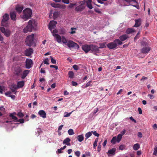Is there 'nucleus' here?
<instances>
[{
  "label": "nucleus",
  "instance_id": "f257e3e1",
  "mask_svg": "<svg viewBox=\"0 0 157 157\" xmlns=\"http://www.w3.org/2000/svg\"><path fill=\"white\" fill-rule=\"evenodd\" d=\"M36 26L37 23L35 20L33 19L30 20L28 22V25L23 29V32L25 33L28 32H31Z\"/></svg>",
  "mask_w": 157,
  "mask_h": 157
},
{
  "label": "nucleus",
  "instance_id": "f03ea898",
  "mask_svg": "<svg viewBox=\"0 0 157 157\" xmlns=\"http://www.w3.org/2000/svg\"><path fill=\"white\" fill-rule=\"evenodd\" d=\"M26 45L29 47L36 46V44L35 41L34 34H32L27 36L25 41Z\"/></svg>",
  "mask_w": 157,
  "mask_h": 157
},
{
  "label": "nucleus",
  "instance_id": "7ed1b4c3",
  "mask_svg": "<svg viewBox=\"0 0 157 157\" xmlns=\"http://www.w3.org/2000/svg\"><path fill=\"white\" fill-rule=\"evenodd\" d=\"M23 13L22 18L25 21H26L31 17L32 11L31 9L26 8L23 10Z\"/></svg>",
  "mask_w": 157,
  "mask_h": 157
},
{
  "label": "nucleus",
  "instance_id": "20e7f679",
  "mask_svg": "<svg viewBox=\"0 0 157 157\" xmlns=\"http://www.w3.org/2000/svg\"><path fill=\"white\" fill-rule=\"evenodd\" d=\"M122 44V42L120 40L116 39L113 42L108 43L106 45L109 49H111L116 48L117 46V44L120 45Z\"/></svg>",
  "mask_w": 157,
  "mask_h": 157
},
{
  "label": "nucleus",
  "instance_id": "39448f33",
  "mask_svg": "<svg viewBox=\"0 0 157 157\" xmlns=\"http://www.w3.org/2000/svg\"><path fill=\"white\" fill-rule=\"evenodd\" d=\"M86 0H83L82 1L79 2V3L80 4L77 6L75 9V11L78 12H81L83 11L86 6H85V4L86 3Z\"/></svg>",
  "mask_w": 157,
  "mask_h": 157
},
{
  "label": "nucleus",
  "instance_id": "423d86ee",
  "mask_svg": "<svg viewBox=\"0 0 157 157\" xmlns=\"http://www.w3.org/2000/svg\"><path fill=\"white\" fill-rule=\"evenodd\" d=\"M1 26L6 27L8 25V21L9 19V16L8 13H5L2 17Z\"/></svg>",
  "mask_w": 157,
  "mask_h": 157
},
{
  "label": "nucleus",
  "instance_id": "0eeeda50",
  "mask_svg": "<svg viewBox=\"0 0 157 157\" xmlns=\"http://www.w3.org/2000/svg\"><path fill=\"white\" fill-rule=\"evenodd\" d=\"M67 45L70 48H74L77 49L79 48V45L76 43L73 42L72 40H69L67 44Z\"/></svg>",
  "mask_w": 157,
  "mask_h": 157
},
{
  "label": "nucleus",
  "instance_id": "6e6552de",
  "mask_svg": "<svg viewBox=\"0 0 157 157\" xmlns=\"http://www.w3.org/2000/svg\"><path fill=\"white\" fill-rule=\"evenodd\" d=\"M90 51L91 53H94L95 54L96 53H99L100 50L99 49L98 47L95 45L90 44Z\"/></svg>",
  "mask_w": 157,
  "mask_h": 157
},
{
  "label": "nucleus",
  "instance_id": "1a4fd4ad",
  "mask_svg": "<svg viewBox=\"0 0 157 157\" xmlns=\"http://www.w3.org/2000/svg\"><path fill=\"white\" fill-rule=\"evenodd\" d=\"M0 30L7 37H9L11 35V31L8 29H5L3 27H0Z\"/></svg>",
  "mask_w": 157,
  "mask_h": 157
},
{
  "label": "nucleus",
  "instance_id": "9d476101",
  "mask_svg": "<svg viewBox=\"0 0 157 157\" xmlns=\"http://www.w3.org/2000/svg\"><path fill=\"white\" fill-rule=\"evenodd\" d=\"M16 113H11L10 114V116L12 117V119L15 120L16 121L19 122L20 123H23L24 122V120L23 119L21 118L18 120L17 118L15 116H14V114H16Z\"/></svg>",
  "mask_w": 157,
  "mask_h": 157
},
{
  "label": "nucleus",
  "instance_id": "9b49d317",
  "mask_svg": "<svg viewBox=\"0 0 157 157\" xmlns=\"http://www.w3.org/2000/svg\"><path fill=\"white\" fill-rule=\"evenodd\" d=\"M151 50V48L148 46H144L140 50V52L143 54H147Z\"/></svg>",
  "mask_w": 157,
  "mask_h": 157
},
{
  "label": "nucleus",
  "instance_id": "f8f14e48",
  "mask_svg": "<svg viewBox=\"0 0 157 157\" xmlns=\"http://www.w3.org/2000/svg\"><path fill=\"white\" fill-rule=\"evenodd\" d=\"M33 61L31 59H27L25 61V67L27 69H29L32 67Z\"/></svg>",
  "mask_w": 157,
  "mask_h": 157
},
{
  "label": "nucleus",
  "instance_id": "ddd939ff",
  "mask_svg": "<svg viewBox=\"0 0 157 157\" xmlns=\"http://www.w3.org/2000/svg\"><path fill=\"white\" fill-rule=\"evenodd\" d=\"M22 71V70L20 67H17L14 69V73L17 76L20 75Z\"/></svg>",
  "mask_w": 157,
  "mask_h": 157
},
{
  "label": "nucleus",
  "instance_id": "4468645a",
  "mask_svg": "<svg viewBox=\"0 0 157 157\" xmlns=\"http://www.w3.org/2000/svg\"><path fill=\"white\" fill-rule=\"evenodd\" d=\"M82 49L86 53H88L90 51V45L84 44L82 47Z\"/></svg>",
  "mask_w": 157,
  "mask_h": 157
},
{
  "label": "nucleus",
  "instance_id": "2eb2a0df",
  "mask_svg": "<svg viewBox=\"0 0 157 157\" xmlns=\"http://www.w3.org/2000/svg\"><path fill=\"white\" fill-rule=\"evenodd\" d=\"M33 53V50L32 48L27 49L25 51V55L27 56H30Z\"/></svg>",
  "mask_w": 157,
  "mask_h": 157
},
{
  "label": "nucleus",
  "instance_id": "dca6fc26",
  "mask_svg": "<svg viewBox=\"0 0 157 157\" xmlns=\"http://www.w3.org/2000/svg\"><path fill=\"white\" fill-rule=\"evenodd\" d=\"M38 114L43 118H45L46 117V113L43 110H40L38 113Z\"/></svg>",
  "mask_w": 157,
  "mask_h": 157
},
{
  "label": "nucleus",
  "instance_id": "f3484780",
  "mask_svg": "<svg viewBox=\"0 0 157 157\" xmlns=\"http://www.w3.org/2000/svg\"><path fill=\"white\" fill-rule=\"evenodd\" d=\"M23 9V6H20L19 5H17L16 6L15 10L18 13H21L22 10Z\"/></svg>",
  "mask_w": 157,
  "mask_h": 157
},
{
  "label": "nucleus",
  "instance_id": "a211bd4d",
  "mask_svg": "<svg viewBox=\"0 0 157 157\" xmlns=\"http://www.w3.org/2000/svg\"><path fill=\"white\" fill-rule=\"evenodd\" d=\"M10 16L12 20L13 21H15L16 20V12L14 11L11 12Z\"/></svg>",
  "mask_w": 157,
  "mask_h": 157
},
{
  "label": "nucleus",
  "instance_id": "6ab92c4d",
  "mask_svg": "<svg viewBox=\"0 0 157 157\" xmlns=\"http://www.w3.org/2000/svg\"><path fill=\"white\" fill-rule=\"evenodd\" d=\"M10 88L12 92H14L16 90L18 89L17 86L14 84H12L10 86Z\"/></svg>",
  "mask_w": 157,
  "mask_h": 157
},
{
  "label": "nucleus",
  "instance_id": "aec40b11",
  "mask_svg": "<svg viewBox=\"0 0 157 157\" xmlns=\"http://www.w3.org/2000/svg\"><path fill=\"white\" fill-rule=\"evenodd\" d=\"M135 24L134 26V27H139L141 25V19L139 18L135 20Z\"/></svg>",
  "mask_w": 157,
  "mask_h": 157
},
{
  "label": "nucleus",
  "instance_id": "412c9836",
  "mask_svg": "<svg viewBox=\"0 0 157 157\" xmlns=\"http://www.w3.org/2000/svg\"><path fill=\"white\" fill-rule=\"evenodd\" d=\"M29 70H25L21 75V78L23 79L25 78L29 73Z\"/></svg>",
  "mask_w": 157,
  "mask_h": 157
},
{
  "label": "nucleus",
  "instance_id": "4be33fe9",
  "mask_svg": "<svg viewBox=\"0 0 157 157\" xmlns=\"http://www.w3.org/2000/svg\"><path fill=\"white\" fill-rule=\"evenodd\" d=\"M24 85V82L21 81L18 82L17 83V86L18 89L22 87Z\"/></svg>",
  "mask_w": 157,
  "mask_h": 157
},
{
  "label": "nucleus",
  "instance_id": "5701e85b",
  "mask_svg": "<svg viewBox=\"0 0 157 157\" xmlns=\"http://www.w3.org/2000/svg\"><path fill=\"white\" fill-rule=\"evenodd\" d=\"M53 36L56 37V41L59 43H60L61 40V36L58 34H53Z\"/></svg>",
  "mask_w": 157,
  "mask_h": 157
},
{
  "label": "nucleus",
  "instance_id": "b1692460",
  "mask_svg": "<svg viewBox=\"0 0 157 157\" xmlns=\"http://www.w3.org/2000/svg\"><path fill=\"white\" fill-rule=\"evenodd\" d=\"M128 37L126 34H124L119 37L120 40L121 41H124L126 40Z\"/></svg>",
  "mask_w": 157,
  "mask_h": 157
},
{
  "label": "nucleus",
  "instance_id": "393cba45",
  "mask_svg": "<svg viewBox=\"0 0 157 157\" xmlns=\"http://www.w3.org/2000/svg\"><path fill=\"white\" fill-rule=\"evenodd\" d=\"M70 139L69 138H67L65 139L63 142V144H66L67 146H70Z\"/></svg>",
  "mask_w": 157,
  "mask_h": 157
},
{
  "label": "nucleus",
  "instance_id": "a878e982",
  "mask_svg": "<svg viewBox=\"0 0 157 157\" xmlns=\"http://www.w3.org/2000/svg\"><path fill=\"white\" fill-rule=\"evenodd\" d=\"M140 145L138 144L137 143L134 145L133 146V149L134 150L136 151L140 148Z\"/></svg>",
  "mask_w": 157,
  "mask_h": 157
},
{
  "label": "nucleus",
  "instance_id": "bb28decb",
  "mask_svg": "<svg viewBox=\"0 0 157 157\" xmlns=\"http://www.w3.org/2000/svg\"><path fill=\"white\" fill-rule=\"evenodd\" d=\"M116 148H113L112 149H111L108 151V153L114 155L115 152L116 151Z\"/></svg>",
  "mask_w": 157,
  "mask_h": 157
},
{
  "label": "nucleus",
  "instance_id": "cd10ccee",
  "mask_svg": "<svg viewBox=\"0 0 157 157\" xmlns=\"http://www.w3.org/2000/svg\"><path fill=\"white\" fill-rule=\"evenodd\" d=\"M106 42L100 43H99V45L100 46L98 47L99 49V48H106Z\"/></svg>",
  "mask_w": 157,
  "mask_h": 157
},
{
  "label": "nucleus",
  "instance_id": "c85d7f7f",
  "mask_svg": "<svg viewBox=\"0 0 157 157\" xmlns=\"http://www.w3.org/2000/svg\"><path fill=\"white\" fill-rule=\"evenodd\" d=\"M134 32V30L133 29L128 28L126 31V33L128 34H130Z\"/></svg>",
  "mask_w": 157,
  "mask_h": 157
},
{
  "label": "nucleus",
  "instance_id": "c756f323",
  "mask_svg": "<svg viewBox=\"0 0 157 157\" xmlns=\"http://www.w3.org/2000/svg\"><path fill=\"white\" fill-rule=\"evenodd\" d=\"M77 138L78 141L80 142L84 140V137L82 135L78 136Z\"/></svg>",
  "mask_w": 157,
  "mask_h": 157
},
{
  "label": "nucleus",
  "instance_id": "7c9ffc66",
  "mask_svg": "<svg viewBox=\"0 0 157 157\" xmlns=\"http://www.w3.org/2000/svg\"><path fill=\"white\" fill-rule=\"evenodd\" d=\"M68 75L69 77L71 78H73L74 76V73L73 71H70L68 72Z\"/></svg>",
  "mask_w": 157,
  "mask_h": 157
},
{
  "label": "nucleus",
  "instance_id": "2f4dec72",
  "mask_svg": "<svg viewBox=\"0 0 157 157\" xmlns=\"http://www.w3.org/2000/svg\"><path fill=\"white\" fill-rule=\"evenodd\" d=\"M117 141V139L116 136L113 137L111 141V142L113 144H115Z\"/></svg>",
  "mask_w": 157,
  "mask_h": 157
},
{
  "label": "nucleus",
  "instance_id": "473e14b6",
  "mask_svg": "<svg viewBox=\"0 0 157 157\" xmlns=\"http://www.w3.org/2000/svg\"><path fill=\"white\" fill-rule=\"evenodd\" d=\"M92 135V132H90L86 133L85 135V137H86V139H87L90 137Z\"/></svg>",
  "mask_w": 157,
  "mask_h": 157
},
{
  "label": "nucleus",
  "instance_id": "72a5a7b5",
  "mask_svg": "<svg viewBox=\"0 0 157 157\" xmlns=\"http://www.w3.org/2000/svg\"><path fill=\"white\" fill-rule=\"evenodd\" d=\"M141 45L142 46L144 47L147 46V43L144 40H142L140 42Z\"/></svg>",
  "mask_w": 157,
  "mask_h": 157
},
{
  "label": "nucleus",
  "instance_id": "f704fd0d",
  "mask_svg": "<svg viewBox=\"0 0 157 157\" xmlns=\"http://www.w3.org/2000/svg\"><path fill=\"white\" fill-rule=\"evenodd\" d=\"M122 137V135L121 134H119L117 136V142H119L121 140Z\"/></svg>",
  "mask_w": 157,
  "mask_h": 157
},
{
  "label": "nucleus",
  "instance_id": "c9c22d12",
  "mask_svg": "<svg viewBox=\"0 0 157 157\" xmlns=\"http://www.w3.org/2000/svg\"><path fill=\"white\" fill-rule=\"evenodd\" d=\"M68 134L70 135H71L74 134L73 130L72 129H69L68 131Z\"/></svg>",
  "mask_w": 157,
  "mask_h": 157
},
{
  "label": "nucleus",
  "instance_id": "e433bc0d",
  "mask_svg": "<svg viewBox=\"0 0 157 157\" xmlns=\"http://www.w3.org/2000/svg\"><path fill=\"white\" fill-rule=\"evenodd\" d=\"M49 23L50 24V25H52L55 27L56 24L57 23V22L56 21H51Z\"/></svg>",
  "mask_w": 157,
  "mask_h": 157
},
{
  "label": "nucleus",
  "instance_id": "4c0bfd02",
  "mask_svg": "<svg viewBox=\"0 0 157 157\" xmlns=\"http://www.w3.org/2000/svg\"><path fill=\"white\" fill-rule=\"evenodd\" d=\"M17 115L20 118H22L24 116V114L21 112H18L17 114Z\"/></svg>",
  "mask_w": 157,
  "mask_h": 157
},
{
  "label": "nucleus",
  "instance_id": "58836bf2",
  "mask_svg": "<svg viewBox=\"0 0 157 157\" xmlns=\"http://www.w3.org/2000/svg\"><path fill=\"white\" fill-rule=\"evenodd\" d=\"M73 69L76 71L78 70L79 69V67L77 65L75 64L73 66Z\"/></svg>",
  "mask_w": 157,
  "mask_h": 157
},
{
  "label": "nucleus",
  "instance_id": "ea45409f",
  "mask_svg": "<svg viewBox=\"0 0 157 157\" xmlns=\"http://www.w3.org/2000/svg\"><path fill=\"white\" fill-rule=\"evenodd\" d=\"M72 111L71 112V113H68L67 112H65L64 113V117H67L70 116L71 114L72 113Z\"/></svg>",
  "mask_w": 157,
  "mask_h": 157
},
{
  "label": "nucleus",
  "instance_id": "a19ab883",
  "mask_svg": "<svg viewBox=\"0 0 157 157\" xmlns=\"http://www.w3.org/2000/svg\"><path fill=\"white\" fill-rule=\"evenodd\" d=\"M50 57L51 58V62L53 64H56V60L54 59L51 56H50Z\"/></svg>",
  "mask_w": 157,
  "mask_h": 157
},
{
  "label": "nucleus",
  "instance_id": "79ce46f5",
  "mask_svg": "<svg viewBox=\"0 0 157 157\" xmlns=\"http://www.w3.org/2000/svg\"><path fill=\"white\" fill-rule=\"evenodd\" d=\"M62 42L64 44H66L67 42V40L64 36H62Z\"/></svg>",
  "mask_w": 157,
  "mask_h": 157
},
{
  "label": "nucleus",
  "instance_id": "37998d69",
  "mask_svg": "<svg viewBox=\"0 0 157 157\" xmlns=\"http://www.w3.org/2000/svg\"><path fill=\"white\" fill-rule=\"evenodd\" d=\"M77 6L76 3H70L68 6V7L71 8H72L74 7V6Z\"/></svg>",
  "mask_w": 157,
  "mask_h": 157
},
{
  "label": "nucleus",
  "instance_id": "c03bdc74",
  "mask_svg": "<svg viewBox=\"0 0 157 157\" xmlns=\"http://www.w3.org/2000/svg\"><path fill=\"white\" fill-rule=\"evenodd\" d=\"M153 155H157V147H155Z\"/></svg>",
  "mask_w": 157,
  "mask_h": 157
},
{
  "label": "nucleus",
  "instance_id": "a18cd8bd",
  "mask_svg": "<svg viewBox=\"0 0 157 157\" xmlns=\"http://www.w3.org/2000/svg\"><path fill=\"white\" fill-rule=\"evenodd\" d=\"M87 7L90 9H92L93 8L91 4L89 2H87Z\"/></svg>",
  "mask_w": 157,
  "mask_h": 157
},
{
  "label": "nucleus",
  "instance_id": "49530a36",
  "mask_svg": "<svg viewBox=\"0 0 157 157\" xmlns=\"http://www.w3.org/2000/svg\"><path fill=\"white\" fill-rule=\"evenodd\" d=\"M92 133L95 136H96L98 137L99 136V134L96 131H92Z\"/></svg>",
  "mask_w": 157,
  "mask_h": 157
},
{
  "label": "nucleus",
  "instance_id": "de8ad7c7",
  "mask_svg": "<svg viewBox=\"0 0 157 157\" xmlns=\"http://www.w3.org/2000/svg\"><path fill=\"white\" fill-rule=\"evenodd\" d=\"M75 155L78 157H79L80 154V152L79 151H77L75 153Z\"/></svg>",
  "mask_w": 157,
  "mask_h": 157
},
{
  "label": "nucleus",
  "instance_id": "09e8293b",
  "mask_svg": "<svg viewBox=\"0 0 157 157\" xmlns=\"http://www.w3.org/2000/svg\"><path fill=\"white\" fill-rule=\"evenodd\" d=\"M54 26H53L52 25H50V23L49 24L48 28L51 31H52V29H54Z\"/></svg>",
  "mask_w": 157,
  "mask_h": 157
},
{
  "label": "nucleus",
  "instance_id": "8fccbe9b",
  "mask_svg": "<svg viewBox=\"0 0 157 157\" xmlns=\"http://www.w3.org/2000/svg\"><path fill=\"white\" fill-rule=\"evenodd\" d=\"M58 15V14L57 12H55L53 14V18L54 19H55L56 18H57V17Z\"/></svg>",
  "mask_w": 157,
  "mask_h": 157
},
{
  "label": "nucleus",
  "instance_id": "3c124183",
  "mask_svg": "<svg viewBox=\"0 0 157 157\" xmlns=\"http://www.w3.org/2000/svg\"><path fill=\"white\" fill-rule=\"evenodd\" d=\"M49 61V60L48 58L46 59L44 61V64L48 65L49 64L48 63Z\"/></svg>",
  "mask_w": 157,
  "mask_h": 157
},
{
  "label": "nucleus",
  "instance_id": "603ef678",
  "mask_svg": "<svg viewBox=\"0 0 157 157\" xmlns=\"http://www.w3.org/2000/svg\"><path fill=\"white\" fill-rule=\"evenodd\" d=\"M72 85L73 86H76L78 85V83L77 82L74 81L71 82Z\"/></svg>",
  "mask_w": 157,
  "mask_h": 157
},
{
  "label": "nucleus",
  "instance_id": "864d4df0",
  "mask_svg": "<svg viewBox=\"0 0 157 157\" xmlns=\"http://www.w3.org/2000/svg\"><path fill=\"white\" fill-rule=\"evenodd\" d=\"M62 2L63 3L67 4H69V0H62Z\"/></svg>",
  "mask_w": 157,
  "mask_h": 157
},
{
  "label": "nucleus",
  "instance_id": "5fc2aeb1",
  "mask_svg": "<svg viewBox=\"0 0 157 157\" xmlns=\"http://www.w3.org/2000/svg\"><path fill=\"white\" fill-rule=\"evenodd\" d=\"M92 82V81H89L86 84V87H88L90 85V84Z\"/></svg>",
  "mask_w": 157,
  "mask_h": 157
},
{
  "label": "nucleus",
  "instance_id": "6e6d98bb",
  "mask_svg": "<svg viewBox=\"0 0 157 157\" xmlns=\"http://www.w3.org/2000/svg\"><path fill=\"white\" fill-rule=\"evenodd\" d=\"M50 67L52 68H54L56 70H57L58 69V66L54 65H51Z\"/></svg>",
  "mask_w": 157,
  "mask_h": 157
},
{
  "label": "nucleus",
  "instance_id": "4d7b16f0",
  "mask_svg": "<svg viewBox=\"0 0 157 157\" xmlns=\"http://www.w3.org/2000/svg\"><path fill=\"white\" fill-rule=\"evenodd\" d=\"M124 1H126L128 2H136V0H124Z\"/></svg>",
  "mask_w": 157,
  "mask_h": 157
},
{
  "label": "nucleus",
  "instance_id": "13d9d810",
  "mask_svg": "<svg viewBox=\"0 0 157 157\" xmlns=\"http://www.w3.org/2000/svg\"><path fill=\"white\" fill-rule=\"evenodd\" d=\"M124 148V146L123 145H121L119 147V149L121 150H123Z\"/></svg>",
  "mask_w": 157,
  "mask_h": 157
},
{
  "label": "nucleus",
  "instance_id": "bf43d9fd",
  "mask_svg": "<svg viewBox=\"0 0 157 157\" xmlns=\"http://www.w3.org/2000/svg\"><path fill=\"white\" fill-rule=\"evenodd\" d=\"M147 96L151 99H153L154 98V96L152 94H149Z\"/></svg>",
  "mask_w": 157,
  "mask_h": 157
},
{
  "label": "nucleus",
  "instance_id": "052dcab7",
  "mask_svg": "<svg viewBox=\"0 0 157 157\" xmlns=\"http://www.w3.org/2000/svg\"><path fill=\"white\" fill-rule=\"evenodd\" d=\"M138 111L140 114H142V111L141 108L140 107L138 108Z\"/></svg>",
  "mask_w": 157,
  "mask_h": 157
},
{
  "label": "nucleus",
  "instance_id": "680f3d73",
  "mask_svg": "<svg viewBox=\"0 0 157 157\" xmlns=\"http://www.w3.org/2000/svg\"><path fill=\"white\" fill-rule=\"evenodd\" d=\"M71 30H72L71 31V34H74V33H75V31H73V29H75V30L76 29L75 28H71Z\"/></svg>",
  "mask_w": 157,
  "mask_h": 157
},
{
  "label": "nucleus",
  "instance_id": "e2e57ef3",
  "mask_svg": "<svg viewBox=\"0 0 157 157\" xmlns=\"http://www.w3.org/2000/svg\"><path fill=\"white\" fill-rule=\"evenodd\" d=\"M11 93V92L10 91H8L7 92L5 93V94L6 96H8Z\"/></svg>",
  "mask_w": 157,
  "mask_h": 157
},
{
  "label": "nucleus",
  "instance_id": "0e129e2a",
  "mask_svg": "<svg viewBox=\"0 0 157 157\" xmlns=\"http://www.w3.org/2000/svg\"><path fill=\"white\" fill-rule=\"evenodd\" d=\"M0 110L2 111H5V109L4 108L3 106L0 107Z\"/></svg>",
  "mask_w": 157,
  "mask_h": 157
},
{
  "label": "nucleus",
  "instance_id": "69168bd1",
  "mask_svg": "<svg viewBox=\"0 0 157 157\" xmlns=\"http://www.w3.org/2000/svg\"><path fill=\"white\" fill-rule=\"evenodd\" d=\"M101 150V145L99 144L98 147V151L99 152Z\"/></svg>",
  "mask_w": 157,
  "mask_h": 157
},
{
  "label": "nucleus",
  "instance_id": "338daca9",
  "mask_svg": "<svg viewBox=\"0 0 157 157\" xmlns=\"http://www.w3.org/2000/svg\"><path fill=\"white\" fill-rule=\"evenodd\" d=\"M153 128L155 129H157V124H154L152 126Z\"/></svg>",
  "mask_w": 157,
  "mask_h": 157
},
{
  "label": "nucleus",
  "instance_id": "774afa93",
  "mask_svg": "<svg viewBox=\"0 0 157 157\" xmlns=\"http://www.w3.org/2000/svg\"><path fill=\"white\" fill-rule=\"evenodd\" d=\"M138 136L140 138H141L142 137V133L140 132H138Z\"/></svg>",
  "mask_w": 157,
  "mask_h": 157
}]
</instances>
